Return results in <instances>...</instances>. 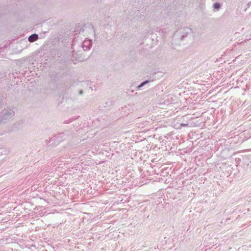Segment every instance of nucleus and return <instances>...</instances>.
<instances>
[{
	"label": "nucleus",
	"instance_id": "1",
	"mask_svg": "<svg viewBox=\"0 0 251 251\" xmlns=\"http://www.w3.org/2000/svg\"><path fill=\"white\" fill-rule=\"evenodd\" d=\"M192 33V29L190 27H181L175 32L173 40L175 44L179 45L181 42L185 41Z\"/></svg>",
	"mask_w": 251,
	"mask_h": 251
},
{
	"label": "nucleus",
	"instance_id": "2",
	"mask_svg": "<svg viewBox=\"0 0 251 251\" xmlns=\"http://www.w3.org/2000/svg\"><path fill=\"white\" fill-rule=\"evenodd\" d=\"M3 119L4 120H8L12 118L14 115V112L11 109H7L3 111Z\"/></svg>",
	"mask_w": 251,
	"mask_h": 251
},
{
	"label": "nucleus",
	"instance_id": "3",
	"mask_svg": "<svg viewBox=\"0 0 251 251\" xmlns=\"http://www.w3.org/2000/svg\"><path fill=\"white\" fill-rule=\"evenodd\" d=\"M38 38V35L37 34H33L28 37V41L33 42L36 41Z\"/></svg>",
	"mask_w": 251,
	"mask_h": 251
},
{
	"label": "nucleus",
	"instance_id": "4",
	"mask_svg": "<svg viewBox=\"0 0 251 251\" xmlns=\"http://www.w3.org/2000/svg\"><path fill=\"white\" fill-rule=\"evenodd\" d=\"M149 80H146L143 82H142L139 85L136 87V90H139L140 89L143 87L144 85H145L146 84L149 83Z\"/></svg>",
	"mask_w": 251,
	"mask_h": 251
},
{
	"label": "nucleus",
	"instance_id": "5",
	"mask_svg": "<svg viewBox=\"0 0 251 251\" xmlns=\"http://www.w3.org/2000/svg\"><path fill=\"white\" fill-rule=\"evenodd\" d=\"M90 44V41H84L83 43V46H89Z\"/></svg>",
	"mask_w": 251,
	"mask_h": 251
},
{
	"label": "nucleus",
	"instance_id": "6",
	"mask_svg": "<svg viewBox=\"0 0 251 251\" xmlns=\"http://www.w3.org/2000/svg\"><path fill=\"white\" fill-rule=\"evenodd\" d=\"M221 6V5L220 3H215L213 5V7L215 8V9H219L220 8Z\"/></svg>",
	"mask_w": 251,
	"mask_h": 251
},
{
	"label": "nucleus",
	"instance_id": "7",
	"mask_svg": "<svg viewBox=\"0 0 251 251\" xmlns=\"http://www.w3.org/2000/svg\"><path fill=\"white\" fill-rule=\"evenodd\" d=\"M180 126H188V124H181Z\"/></svg>",
	"mask_w": 251,
	"mask_h": 251
},
{
	"label": "nucleus",
	"instance_id": "8",
	"mask_svg": "<svg viewBox=\"0 0 251 251\" xmlns=\"http://www.w3.org/2000/svg\"><path fill=\"white\" fill-rule=\"evenodd\" d=\"M80 94H82L83 93V92L82 91H80V92H79Z\"/></svg>",
	"mask_w": 251,
	"mask_h": 251
}]
</instances>
